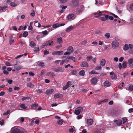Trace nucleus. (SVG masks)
<instances>
[{"mask_svg": "<svg viewBox=\"0 0 133 133\" xmlns=\"http://www.w3.org/2000/svg\"><path fill=\"white\" fill-rule=\"evenodd\" d=\"M6 65L8 66H11L10 63L8 62H6L5 64Z\"/></svg>", "mask_w": 133, "mask_h": 133, "instance_id": "69168bd1", "label": "nucleus"}, {"mask_svg": "<svg viewBox=\"0 0 133 133\" xmlns=\"http://www.w3.org/2000/svg\"><path fill=\"white\" fill-rule=\"evenodd\" d=\"M133 59L132 58H130L128 59V62L129 65L131 64L133 62Z\"/></svg>", "mask_w": 133, "mask_h": 133, "instance_id": "e433bc0d", "label": "nucleus"}, {"mask_svg": "<svg viewBox=\"0 0 133 133\" xmlns=\"http://www.w3.org/2000/svg\"><path fill=\"white\" fill-rule=\"evenodd\" d=\"M78 0H73L72 5L74 7L76 8L78 5Z\"/></svg>", "mask_w": 133, "mask_h": 133, "instance_id": "423d86ee", "label": "nucleus"}, {"mask_svg": "<svg viewBox=\"0 0 133 133\" xmlns=\"http://www.w3.org/2000/svg\"><path fill=\"white\" fill-rule=\"evenodd\" d=\"M108 18L111 20H113L114 19V18L112 16H109L108 15H105L104 17H101L100 19L102 21H104L106 20Z\"/></svg>", "mask_w": 133, "mask_h": 133, "instance_id": "f03ea898", "label": "nucleus"}, {"mask_svg": "<svg viewBox=\"0 0 133 133\" xmlns=\"http://www.w3.org/2000/svg\"><path fill=\"white\" fill-rule=\"evenodd\" d=\"M71 73L72 75H76L77 74V72L76 70H74L71 71Z\"/></svg>", "mask_w": 133, "mask_h": 133, "instance_id": "2f4dec72", "label": "nucleus"}, {"mask_svg": "<svg viewBox=\"0 0 133 133\" xmlns=\"http://www.w3.org/2000/svg\"><path fill=\"white\" fill-rule=\"evenodd\" d=\"M3 72L4 74L6 75H8L9 74V72L6 70H4Z\"/></svg>", "mask_w": 133, "mask_h": 133, "instance_id": "13d9d810", "label": "nucleus"}, {"mask_svg": "<svg viewBox=\"0 0 133 133\" xmlns=\"http://www.w3.org/2000/svg\"><path fill=\"white\" fill-rule=\"evenodd\" d=\"M71 84V82L70 81H68L66 84V85L68 87H69L70 86V85Z\"/></svg>", "mask_w": 133, "mask_h": 133, "instance_id": "603ef678", "label": "nucleus"}, {"mask_svg": "<svg viewBox=\"0 0 133 133\" xmlns=\"http://www.w3.org/2000/svg\"><path fill=\"white\" fill-rule=\"evenodd\" d=\"M111 85V83L108 81H106L104 83V86L106 87L110 86Z\"/></svg>", "mask_w": 133, "mask_h": 133, "instance_id": "4468645a", "label": "nucleus"}, {"mask_svg": "<svg viewBox=\"0 0 133 133\" xmlns=\"http://www.w3.org/2000/svg\"><path fill=\"white\" fill-rule=\"evenodd\" d=\"M10 5L11 6L14 7H15L17 5V4H15L14 2H12L10 4Z\"/></svg>", "mask_w": 133, "mask_h": 133, "instance_id": "ea45409f", "label": "nucleus"}, {"mask_svg": "<svg viewBox=\"0 0 133 133\" xmlns=\"http://www.w3.org/2000/svg\"><path fill=\"white\" fill-rule=\"evenodd\" d=\"M79 74L82 76H83L85 74V71L83 70H81L79 73Z\"/></svg>", "mask_w": 133, "mask_h": 133, "instance_id": "c756f323", "label": "nucleus"}, {"mask_svg": "<svg viewBox=\"0 0 133 133\" xmlns=\"http://www.w3.org/2000/svg\"><path fill=\"white\" fill-rule=\"evenodd\" d=\"M38 65L40 66L43 67L45 66V64L43 62H39L38 63Z\"/></svg>", "mask_w": 133, "mask_h": 133, "instance_id": "72a5a7b5", "label": "nucleus"}, {"mask_svg": "<svg viewBox=\"0 0 133 133\" xmlns=\"http://www.w3.org/2000/svg\"><path fill=\"white\" fill-rule=\"evenodd\" d=\"M67 51L70 53H72L74 51L73 48L71 46H70L68 48Z\"/></svg>", "mask_w": 133, "mask_h": 133, "instance_id": "393cba45", "label": "nucleus"}, {"mask_svg": "<svg viewBox=\"0 0 133 133\" xmlns=\"http://www.w3.org/2000/svg\"><path fill=\"white\" fill-rule=\"evenodd\" d=\"M36 91L38 94H40L42 92V90L41 89L36 90Z\"/></svg>", "mask_w": 133, "mask_h": 133, "instance_id": "49530a36", "label": "nucleus"}, {"mask_svg": "<svg viewBox=\"0 0 133 133\" xmlns=\"http://www.w3.org/2000/svg\"><path fill=\"white\" fill-rule=\"evenodd\" d=\"M22 68V66L20 65H16L14 66V68L17 70L21 69Z\"/></svg>", "mask_w": 133, "mask_h": 133, "instance_id": "bb28decb", "label": "nucleus"}, {"mask_svg": "<svg viewBox=\"0 0 133 133\" xmlns=\"http://www.w3.org/2000/svg\"><path fill=\"white\" fill-rule=\"evenodd\" d=\"M49 54V52L47 50H45L44 51V54L45 55H47Z\"/></svg>", "mask_w": 133, "mask_h": 133, "instance_id": "338daca9", "label": "nucleus"}, {"mask_svg": "<svg viewBox=\"0 0 133 133\" xmlns=\"http://www.w3.org/2000/svg\"><path fill=\"white\" fill-rule=\"evenodd\" d=\"M122 121H123V123H124L126 122L127 121V118L126 117H124L122 119Z\"/></svg>", "mask_w": 133, "mask_h": 133, "instance_id": "de8ad7c7", "label": "nucleus"}, {"mask_svg": "<svg viewBox=\"0 0 133 133\" xmlns=\"http://www.w3.org/2000/svg\"><path fill=\"white\" fill-rule=\"evenodd\" d=\"M7 7L6 6H4V7H1V6H0V10H3L5 8H7Z\"/></svg>", "mask_w": 133, "mask_h": 133, "instance_id": "5fc2aeb1", "label": "nucleus"}, {"mask_svg": "<svg viewBox=\"0 0 133 133\" xmlns=\"http://www.w3.org/2000/svg\"><path fill=\"white\" fill-rule=\"evenodd\" d=\"M102 129H99L98 130L96 131L94 133H102Z\"/></svg>", "mask_w": 133, "mask_h": 133, "instance_id": "a18cd8bd", "label": "nucleus"}, {"mask_svg": "<svg viewBox=\"0 0 133 133\" xmlns=\"http://www.w3.org/2000/svg\"><path fill=\"white\" fill-rule=\"evenodd\" d=\"M57 42L59 43L60 44L62 43L63 41L62 38L60 37L57 38Z\"/></svg>", "mask_w": 133, "mask_h": 133, "instance_id": "c9c22d12", "label": "nucleus"}, {"mask_svg": "<svg viewBox=\"0 0 133 133\" xmlns=\"http://www.w3.org/2000/svg\"><path fill=\"white\" fill-rule=\"evenodd\" d=\"M130 10H133V4H131L130 7Z\"/></svg>", "mask_w": 133, "mask_h": 133, "instance_id": "0e129e2a", "label": "nucleus"}, {"mask_svg": "<svg viewBox=\"0 0 133 133\" xmlns=\"http://www.w3.org/2000/svg\"><path fill=\"white\" fill-rule=\"evenodd\" d=\"M63 96L62 95L60 94H57L54 95V97L55 99L61 97H62Z\"/></svg>", "mask_w": 133, "mask_h": 133, "instance_id": "6ab92c4d", "label": "nucleus"}, {"mask_svg": "<svg viewBox=\"0 0 133 133\" xmlns=\"http://www.w3.org/2000/svg\"><path fill=\"white\" fill-rule=\"evenodd\" d=\"M129 48V45L128 44H125L123 46V49L124 51L128 50Z\"/></svg>", "mask_w": 133, "mask_h": 133, "instance_id": "aec40b11", "label": "nucleus"}, {"mask_svg": "<svg viewBox=\"0 0 133 133\" xmlns=\"http://www.w3.org/2000/svg\"><path fill=\"white\" fill-rule=\"evenodd\" d=\"M87 61H89L92 58V56H87Z\"/></svg>", "mask_w": 133, "mask_h": 133, "instance_id": "c03bdc74", "label": "nucleus"}, {"mask_svg": "<svg viewBox=\"0 0 133 133\" xmlns=\"http://www.w3.org/2000/svg\"><path fill=\"white\" fill-rule=\"evenodd\" d=\"M122 121L121 119H119L117 120V122L116 124L118 126H119L121 125L122 123Z\"/></svg>", "mask_w": 133, "mask_h": 133, "instance_id": "7c9ffc66", "label": "nucleus"}, {"mask_svg": "<svg viewBox=\"0 0 133 133\" xmlns=\"http://www.w3.org/2000/svg\"><path fill=\"white\" fill-rule=\"evenodd\" d=\"M10 112V110H8L7 111V112H4L3 113V115L4 116L6 115H8L9 113Z\"/></svg>", "mask_w": 133, "mask_h": 133, "instance_id": "8fccbe9b", "label": "nucleus"}, {"mask_svg": "<svg viewBox=\"0 0 133 133\" xmlns=\"http://www.w3.org/2000/svg\"><path fill=\"white\" fill-rule=\"evenodd\" d=\"M128 112L129 113H131L133 112V108H130L128 110Z\"/></svg>", "mask_w": 133, "mask_h": 133, "instance_id": "774afa93", "label": "nucleus"}, {"mask_svg": "<svg viewBox=\"0 0 133 133\" xmlns=\"http://www.w3.org/2000/svg\"><path fill=\"white\" fill-rule=\"evenodd\" d=\"M29 45L31 47L33 48L34 46H36V44L32 41H31L30 42Z\"/></svg>", "mask_w": 133, "mask_h": 133, "instance_id": "c85d7f7f", "label": "nucleus"}, {"mask_svg": "<svg viewBox=\"0 0 133 133\" xmlns=\"http://www.w3.org/2000/svg\"><path fill=\"white\" fill-rule=\"evenodd\" d=\"M93 120L91 119H89L87 120V123L89 126L92 125L93 122Z\"/></svg>", "mask_w": 133, "mask_h": 133, "instance_id": "dca6fc26", "label": "nucleus"}, {"mask_svg": "<svg viewBox=\"0 0 133 133\" xmlns=\"http://www.w3.org/2000/svg\"><path fill=\"white\" fill-rule=\"evenodd\" d=\"M34 51L35 52H37L39 51V49L38 47H35L34 49Z\"/></svg>", "mask_w": 133, "mask_h": 133, "instance_id": "473e14b6", "label": "nucleus"}, {"mask_svg": "<svg viewBox=\"0 0 133 133\" xmlns=\"http://www.w3.org/2000/svg\"><path fill=\"white\" fill-rule=\"evenodd\" d=\"M30 97H23L22 98V101H24L26 99H28V98H29Z\"/></svg>", "mask_w": 133, "mask_h": 133, "instance_id": "052dcab7", "label": "nucleus"}, {"mask_svg": "<svg viewBox=\"0 0 133 133\" xmlns=\"http://www.w3.org/2000/svg\"><path fill=\"white\" fill-rule=\"evenodd\" d=\"M38 106V104L37 103H35L34 104H32L31 106L32 107H37Z\"/></svg>", "mask_w": 133, "mask_h": 133, "instance_id": "6e6d98bb", "label": "nucleus"}, {"mask_svg": "<svg viewBox=\"0 0 133 133\" xmlns=\"http://www.w3.org/2000/svg\"><path fill=\"white\" fill-rule=\"evenodd\" d=\"M19 106L22 108L24 109H25L27 108L25 106V104H20Z\"/></svg>", "mask_w": 133, "mask_h": 133, "instance_id": "79ce46f5", "label": "nucleus"}, {"mask_svg": "<svg viewBox=\"0 0 133 133\" xmlns=\"http://www.w3.org/2000/svg\"><path fill=\"white\" fill-rule=\"evenodd\" d=\"M119 45V43L116 41H113L112 43V46L114 49H115L117 47H118Z\"/></svg>", "mask_w": 133, "mask_h": 133, "instance_id": "39448f33", "label": "nucleus"}, {"mask_svg": "<svg viewBox=\"0 0 133 133\" xmlns=\"http://www.w3.org/2000/svg\"><path fill=\"white\" fill-rule=\"evenodd\" d=\"M90 74H97V72L95 71L94 70H92L91 72H90Z\"/></svg>", "mask_w": 133, "mask_h": 133, "instance_id": "4d7b16f0", "label": "nucleus"}, {"mask_svg": "<svg viewBox=\"0 0 133 133\" xmlns=\"http://www.w3.org/2000/svg\"><path fill=\"white\" fill-rule=\"evenodd\" d=\"M68 58L69 59H71L74 62L75 61V57L72 56H68Z\"/></svg>", "mask_w": 133, "mask_h": 133, "instance_id": "58836bf2", "label": "nucleus"}, {"mask_svg": "<svg viewBox=\"0 0 133 133\" xmlns=\"http://www.w3.org/2000/svg\"><path fill=\"white\" fill-rule=\"evenodd\" d=\"M45 43L46 45V46L48 45H51L53 44V41L51 40H49Z\"/></svg>", "mask_w": 133, "mask_h": 133, "instance_id": "a211bd4d", "label": "nucleus"}, {"mask_svg": "<svg viewBox=\"0 0 133 133\" xmlns=\"http://www.w3.org/2000/svg\"><path fill=\"white\" fill-rule=\"evenodd\" d=\"M54 90L53 89L51 90H47L46 92V94L47 95H50L51 94L53 91Z\"/></svg>", "mask_w": 133, "mask_h": 133, "instance_id": "b1692460", "label": "nucleus"}, {"mask_svg": "<svg viewBox=\"0 0 133 133\" xmlns=\"http://www.w3.org/2000/svg\"><path fill=\"white\" fill-rule=\"evenodd\" d=\"M50 75H51L52 77H53L55 76V74L52 72H48L46 74V75L48 76H49Z\"/></svg>", "mask_w": 133, "mask_h": 133, "instance_id": "a878e982", "label": "nucleus"}, {"mask_svg": "<svg viewBox=\"0 0 133 133\" xmlns=\"http://www.w3.org/2000/svg\"><path fill=\"white\" fill-rule=\"evenodd\" d=\"M29 74L30 76H34L35 75V74L34 73L30 71L29 72Z\"/></svg>", "mask_w": 133, "mask_h": 133, "instance_id": "e2e57ef3", "label": "nucleus"}, {"mask_svg": "<svg viewBox=\"0 0 133 133\" xmlns=\"http://www.w3.org/2000/svg\"><path fill=\"white\" fill-rule=\"evenodd\" d=\"M48 34H43V35H39L37 36L36 37L37 39L38 40H39V39L41 38H42L46 35Z\"/></svg>", "mask_w": 133, "mask_h": 133, "instance_id": "ddd939ff", "label": "nucleus"}, {"mask_svg": "<svg viewBox=\"0 0 133 133\" xmlns=\"http://www.w3.org/2000/svg\"><path fill=\"white\" fill-rule=\"evenodd\" d=\"M104 36L106 37L107 38H108L110 37V34H105Z\"/></svg>", "mask_w": 133, "mask_h": 133, "instance_id": "864d4df0", "label": "nucleus"}, {"mask_svg": "<svg viewBox=\"0 0 133 133\" xmlns=\"http://www.w3.org/2000/svg\"><path fill=\"white\" fill-rule=\"evenodd\" d=\"M127 61H124L122 63V65L121 63L119 64L118 66L120 70H121L122 68L123 69L126 68L127 66Z\"/></svg>", "mask_w": 133, "mask_h": 133, "instance_id": "7ed1b4c3", "label": "nucleus"}, {"mask_svg": "<svg viewBox=\"0 0 133 133\" xmlns=\"http://www.w3.org/2000/svg\"><path fill=\"white\" fill-rule=\"evenodd\" d=\"M31 11L32 12L30 13V15L33 17L35 15V11L33 9L31 10Z\"/></svg>", "mask_w": 133, "mask_h": 133, "instance_id": "4c0bfd02", "label": "nucleus"}, {"mask_svg": "<svg viewBox=\"0 0 133 133\" xmlns=\"http://www.w3.org/2000/svg\"><path fill=\"white\" fill-rule=\"evenodd\" d=\"M61 3H64L66 2L68 0H59Z\"/></svg>", "mask_w": 133, "mask_h": 133, "instance_id": "09e8293b", "label": "nucleus"}, {"mask_svg": "<svg viewBox=\"0 0 133 133\" xmlns=\"http://www.w3.org/2000/svg\"><path fill=\"white\" fill-rule=\"evenodd\" d=\"M102 68L101 66H97L96 67L95 69L96 70H99Z\"/></svg>", "mask_w": 133, "mask_h": 133, "instance_id": "3c124183", "label": "nucleus"}, {"mask_svg": "<svg viewBox=\"0 0 133 133\" xmlns=\"http://www.w3.org/2000/svg\"><path fill=\"white\" fill-rule=\"evenodd\" d=\"M98 15L97 16H94L95 18H97L99 17L100 16L102 17H104L105 15L102 14V12H98Z\"/></svg>", "mask_w": 133, "mask_h": 133, "instance_id": "4be33fe9", "label": "nucleus"}, {"mask_svg": "<svg viewBox=\"0 0 133 133\" xmlns=\"http://www.w3.org/2000/svg\"><path fill=\"white\" fill-rule=\"evenodd\" d=\"M97 79L95 77L92 78L91 81V83L92 84H95L97 82Z\"/></svg>", "mask_w": 133, "mask_h": 133, "instance_id": "9b49d317", "label": "nucleus"}, {"mask_svg": "<svg viewBox=\"0 0 133 133\" xmlns=\"http://www.w3.org/2000/svg\"><path fill=\"white\" fill-rule=\"evenodd\" d=\"M11 133H19L20 130L17 128H12Z\"/></svg>", "mask_w": 133, "mask_h": 133, "instance_id": "1a4fd4ad", "label": "nucleus"}, {"mask_svg": "<svg viewBox=\"0 0 133 133\" xmlns=\"http://www.w3.org/2000/svg\"><path fill=\"white\" fill-rule=\"evenodd\" d=\"M63 123V122L62 120H59L57 122L58 124L59 125H61Z\"/></svg>", "mask_w": 133, "mask_h": 133, "instance_id": "a19ab883", "label": "nucleus"}, {"mask_svg": "<svg viewBox=\"0 0 133 133\" xmlns=\"http://www.w3.org/2000/svg\"><path fill=\"white\" fill-rule=\"evenodd\" d=\"M129 48L130 49L129 52L130 54H133V45L132 44H129Z\"/></svg>", "mask_w": 133, "mask_h": 133, "instance_id": "6e6552de", "label": "nucleus"}, {"mask_svg": "<svg viewBox=\"0 0 133 133\" xmlns=\"http://www.w3.org/2000/svg\"><path fill=\"white\" fill-rule=\"evenodd\" d=\"M74 16L75 15L74 14H70L69 15L67 16V19H74L75 17H74Z\"/></svg>", "mask_w": 133, "mask_h": 133, "instance_id": "2eb2a0df", "label": "nucleus"}, {"mask_svg": "<svg viewBox=\"0 0 133 133\" xmlns=\"http://www.w3.org/2000/svg\"><path fill=\"white\" fill-rule=\"evenodd\" d=\"M13 36L12 35H11L10 38L9 43L10 44H11L13 43L14 42V39L13 38Z\"/></svg>", "mask_w": 133, "mask_h": 133, "instance_id": "412c9836", "label": "nucleus"}, {"mask_svg": "<svg viewBox=\"0 0 133 133\" xmlns=\"http://www.w3.org/2000/svg\"><path fill=\"white\" fill-rule=\"evenodd\" d=\"M63 51H58L53 53V55H61L63 54Z\"/></svg>", "mask_w": 133, "mask_h": 133, "instance_id": "f8f14e48", "label": "nucleus"}, {"mask_svg": "<svg viewBox=\"0 0 133 133\" xmlns=\"http://www.w3.org/2000/svg\"><path fill=\"white\" fill-rule=\"evenodd\" d=\"M73 28V27L72 26H70L66 29L65 31L67 32H69L72 30Z\"/></svg>", "mask_w": 133, "mask_h": 133, "instance_id": "5701e85b", "label": "nucleus"}, {"mask_svg": "<svg viewBox=\"0 0 133 133\" xmlns=\"http://www.w3.org/2000/svg\"><path fill=\"white\" fill-rule=\"evenodd\" d=\"M4 123V121L3 119H2L0 121V124L1 125H3Z\"/></svg>", "mask_w": 133, "mask_h": 133, "instance_id": "bf43d9fd", "label": "nucleus"}, {"mask_svg": "<svg viewBox=\"0 0 133 133\" xmlns=\"http://www.w3.org/2000/svg\"><path fill=\"white\" fill-rule=\"evenodd\" d=\"M54 71L56 72H63L64 71V69L62 67H58L56 68H53Z\"/></svg>", "mask_w": 133, "mask_h": 133, "instance_id": "20e7f679", "label": "nucleus"}, {"mask_svg": "<svg viewBox=\"0 0 133 133\" xmlns=\"http://www.w3.org/2000/svg\"><path fill=\"white\" fill-rule=\"evenodd\" d=\"M110 75H111V77L112 79H114L116 78L117 76L113 72H110Z\"/></svg>", "mask_w": 133, "mask_h": 133, "instance_id": "9d476101", "label": "nucleus"}, {"mask_svg": "<svg viewBox=\"0 0 133 133\" xmlns=\"http://www.w3.org/2000/svg\"><path fill=\"white\" fill-rule=\"evenodd\" d=\"M80 65L82 67H88V63L85 61L82 62L81 63Z\"/></svg>", "mask_w": 133, "mask_h": 133, "instance_id": "0eeeda50", "label": "nucleus"}, {"mask_svg": "<svg viewBox=\"0 0 133 133\" xmlns=\"http://www.w3.org/2000/svg\"><path fill=\"white\" fill-rule=\"evenodd\" d=\"M68 58H69L68 56H67V57L65 59H64V60H65V62H68L69 61V59Z\"/></svg>", "mask_w": 133, "mask_h": 133, "instance_id": "680f3d73", "label": "nucleus"}, {"mask_svg": "<svg viewBox=\"0 0 133 133\" xmlns=\"http://www.w3.org/2000/svg\"><path fill=\"white\" fill-rule=\"evenodd\" d=\"M83 111V108L81 107H78L76 108L74 112L76 115H78Z\"/></svg>", "mask_w": 133, "mask_h": 133, "instance_id": "f257e3e1", "label": "nucleus"}, {"mask_svg": "<svg viewBox=\"0 0 133 133\" xmlns=\"http://www.w3.org/2000/svg\"><path fill=\"white\" fill-rule=\"evenodd\" d=\"M59 26V24L56 23L52 25V27L53 28H56Z\"/></svg>", "mask_w": 133, "mask_h": 133, "instance_id": "f704fd0d", "label": "nucleus"}, {"mask_svg": "<svg viewBox=\"0 0 133 133\" xmlns=\"http://www.w3.org/2000/svg\"><path fill=\"white\" fill-rule=\"evenodd\" d=\"M27 87L30 88H33L34 85L32 84V83H28L27 84Z\"/></svg>", "mask_w": 133, "mask_h": 133, "instance_id": "cd10ccee", "label": "nucleus"}, {"mask_svg": "<svg viewBox=\"0 0 133 133\" xmlns=\"http://www.w3.org/2000/svg\"><path fill=\"white\" fill-rule=\"evenodd\" d=\"M128 89L131 91H133V86L132 85H130L128 87Z\"/></svg>", "mask_w": 133, "mask_h": 133, "instance_id": "37998d69", "label": "nucleus"}, {"mask_svg": "<svg viewBox=\"0 0 133 133\" xmlns=\"http://www.w3.org/2000/svg\"><path fill=\"white\" fill-rule=\"evenodd\" d=\"M106 61L105 60L103 59L100 61V64L101 66H103L105 65Z\"/></svg>", "mask_w": 133, "mask_h": 133, "instance_id": "f3484780", "label": "nucleus"}]
</instances>
